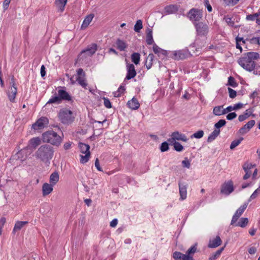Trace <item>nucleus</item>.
<instances>
[{
  "instance_id": "ea45409f",
  "label": "nucleus",
  "mask_w": 260,
  "mask_h": 260,
  "mask_svg": "<svg viewBox=\"0 0 260 260\" xmlns=\"http://www.w3.org/2000/svg\"><path fill=\"white\" fill-rule=\"evenodd\" d=\"M143 27V23L141 20H138L137 21L136 23L134 26V30L136 32H139L140 30Z\"/></svg>"
},
{
  "instance_id": "f257e3e1",
  "label": "nucleus",
  "mask_w": 260,
  "mask_h": 260,
  "mask_svg": "<svg viewBox=\"0 0 260 260\" xmlns=\"http://www.w3.org/2000/svg\"><path fill=\"white\" fill-rule=\"evenodd\" d=\"M54 153V149L52 146L44 144L41 145L35 152V156L37 159L48 166L53 158Z\"/></svg>"
},
{
  "instance_id": "de8ad7c7",
  "label": "nucleus",
  "mask_w": 260,
  "mask_h": 260,
  "mask_svg": "<svg viewBox=\"0 0 260 260\" xmlns=\"http://www.w3.org/2000/svg\"><path fill=\"white\" fill-rule=\"evenodd\" d=\"M169 144L167 142H162L160 145V149L161 152H165L169 150Z\"/></svg>"
},
{
  "instance_id": "b1692460",
  "label": "nucleus",
  "mask_w": 260,
  "mask_h": 260,
  "mask_svg": "<svg viewBox=\"0 0 260 260\" xmlns=\"http://www.w3.org/2000/svg\"><path fill=\"white\" fill-rule=\"evenodd\" d=\"M17 93V88H9L8 92V96L9 100L11 102H14Z\"/></svg>"
},
{
  "instance_id": "9d476101",
  "label": "nucleus",
  "mask_w": 260,
  "mask_h": 260,
  "mask_svg": "<svg viewBox=\"0 0 260 260\" xmlns=\"http://www.w3.org/2000/svg\"><path fill=\"white\" fill-rule=\"evenodd\" d=\"M79 147L81 153L85 154L84 156L81 155L80 161L82 164H85L89 160L90 156L89 151L90 146L89 145L80 142Z\"/></svg>"
},
{
  "instance_id": "aec40b11",
  "label": "nucleus",
  "mask_w": 260,
  "mask_h": 260,
  "mask_svg": "<svg viewBox=\"0 0 260 260\" xmlns=\"http://www.w3.org/2000/svg\"><path fill=\"white\" fill-rule=\"evenodd\" d=\"M41 143V140L39 137H34L28 141L27 147L29 149H36Z\"/></svg>"
},
{
  "instance_id": "a211bd4d",
  "label": "nucleus",
  "mask_w": 260,
  "mask_h": 260,
  "mask_svg": "<svg viewBox=\"0 0 260 260\" xmlns=\"http://www.w3.org/2000/svg\"><path fill=\"white\" fill-rule=\"evenodd\" d=\"M254 120H251L243 125L239 130V133L242 135L247 133L255 124Z\"/></svg>"
},
{
  "instance_id": "e2e57ef3",
  "label": "nucleus",
  "mask_w": 260,
  "mask_h": 260,
  "mask_svg": "<svg viewBox=\"0 0 260 260\" xmlns=\"http://www.w3.org/2000/svg\"><path fill=\"white\" fill-rule=\"evenodd\" d=\"M95 167L97 170L99 171H102V169L100 166V162L99 159L97 158L95 161Z\"/></svg>"
},
{
  "instance_id": "dca6fc26",
  "label": "nucleus",
  "mask_w": 260,
  "mask_h": 260,
  "mask_svg": "<svg viewBox=\"0 0 260 260\" xmlns=\"http://www.w3.org/2000/svg\"><path fill=\"white\" fill-rule=\"evenodd\" d=\"M127 74L125 79L130 80L134 78L137 74L135 66L133 64H127L126 66Z\"/></svg>"
},
{
  "instance_id": "680f3d73",
  "label": "nucleus",
  "mask_w": 260,
  "mask_h": 260,
  "mask_svg": "<svg viewBox=\"0 0 260 260\" xmlns=\"http://www.w3.org/2000/svg\"><path fill=\"white\" fill-rule=\"evenodd\" d=\"M246 19L248 21H254L256 20V18L254 14H249L246 16Z\"/></svg>"
},
{
  "instance_id": "6ab92c4d",
  "label": "nucleus",
  "mask_w": 260,
  "mask_h": 260,
  "mask_svg": "<svg viewBox=\"0 0 260 260\" xmlns=\"http://www.w3.org/2000/svg\"><path fill=\"white\" fill-rule=\"evenodd\" d=\"M153 51L158 57L164 58L167 56V51L159 47L155 43L153 44Z\"/></svg>"
},
{
  "instance_id": "e433bc0d",
  "label": "nucleus",
  "mask_w": 260,
  "mask_h": 260,
  "mask_svg": "<svg viewBox=\"0 0 260 260\" xmlns=\"http://www.w3.org/2000/svg\"><path fill=\"white\" fill-rule=\"evenodd\" d=\"M224 249V247H222L219 249L217 250L214 253H213L211 256H210L209 258V260H215L217 258H218L221 252Z\"/></svg>"
},
{
  "instance_id": "338daca9",
  "label": "nucleus",
  "mask_w": 260,
  "mask_h": 260,
  "mask_svg": "<svg viewBox=\"0 0 260 260\" xmlns=\"http://www.w3.org/2000/svg\"><path fill=\"white\" fill-rule=\"evenodd\" d=\"M233 110V107L232 106H228L226 108L223 110L224 114H225L226 113L230 112Z\"/></svg>"
},
{
  "instance_id": "774afa93",
  "label": "nucleus",
  "mask_w": 260,
  "mask_h": 260,
  "mask_svg": "<svg viewBox=\"0 0 260 260\" xmlns=\"http://www.w3.org/2000/svg\"><path fill=\"white\" fill-rule=\"evenodd\" d=\"M41 75L42 77H44L46 75L45 67L44 65H42L41 68Z\"/></svg>"
},
{
  "instance_id": "9b49d317",
  "label": "nucleus",
  "mask_w": 260,
  "mask_h": 260,
  "mask_svg": "<svg viewBox=\"0 0 260 260\" xmlns=\"http://www.w3.org/2000/svg\"><path fill=\"white\" fill-rule=\"evenodd\" d=\"M49 120L47 118L45 117H41L32 125L31 127L35 131L41 130L47 126Z\"/></svg>"
},
{
  "instance_id": "37998d69",
  "label": "nucleus",
  "mask_w": 260,
  "mask_h": 260,
  "mask_svg": "<svg viewBox=\"0 0 260 260\" xmlns=\"http://www.w3.org/2000/svg\"><path fill=\"white\" fill-rule=\"evenodd\" d=\"M226 124V121L224 119H220L214 125L215 129H219V128Z\"/></svg>"
},
{
  "instance_id": "a18cd8bd",
  "label": "nucleus",
  "mask_w": 260,
  "mask_h": 260,
  "mask_svg": "<svg viewBox=\"0 0 260 260\" xmlns=\"http://www.w3.org/2000/svg\"><path fill=\"white\" fill-rule=\"evenodd\" d=\"M260 194V187H259L258 188H257L253 192V193L251 195V196L250 197L249 199H248V202H250L252 200H253L254 199H255L257 196V194Z\"/></svg>"
},
{
  "instance_id": "ddd939ff",
  "label": "nucleus",
  "mask_w": 260,
  "mask_h": 260,
  "mask_svg": "<svg viewBox=\"0 0 260 260\" xmlns=\"http://www.w3.org/2000/svg\"><path fill=\"white\" fill-rule=\"evenodd\" d=\"M171 136V138L168 140V141L171 143L176 141V140L187 142L188 140L184 134H181L178 131H175L172 133Z\"/></svg>"
},
{
  "instance_id": "72a5a7b5",
  "label": "nucleus",
  "mask_w": 260,
  "mask_h": 260,
  "mask_svg": "<svg viewBox=\"0 0 260 260\" xmlns=\"http://www.w3.org/2000/svg\"><path fill=\"white\" fill-rule=\"evenodd\" d=\"M116 44L117 45V48L120 51H124L125 48H127V45L126 43L123 41H122L120 39H117L116 42Z\"/></svg>"
},
{
  "instance_id": "4be33fe9",
  "label": "nucleus",
  "mask_w": 260,
  "mask_h": 260,
  "mask_svg": "<svg viewBox=\"0 0 260 260\" xmlns=\"http://www.w3.org/2000/svg\"><path fill=\"white\" fill-rule=\"evenodd\" d=\"M53 185L51 183H45L42 186V194L43 196H46L53 191Z\"/></svg>"
},
{
  "instance_id": "cd10ccee",
  "label": "nucleus",
  "mask_w": 260,
  "mask_h": 260,
  "mask_svg": "<svg viewBox=\"0 0 260 260\" xmlns=\"http://www.w3.org/2000/svg\"><path fill=\"white\" fill-rule=\"evenodd\" d=\"M67 3V0H55V4L58 10L62 12L64 10L65 6Z\"/></svg>"
},
{
  "instance_id": "09e8293b",
  "label": "nucleus",
  "mask_w": 260,
  "mask_h": 260,
  "mask_svg": "<svg viewBox=\"0 0 260 260\" xmlns=\"http://www.w3.org/2000/svg\"><path fill=\"white\" fill-rule=\"evenodd\" d=\"M240 0H224V2L227 6H233L236 5Z\"/></svg>"
},
{
  "instance_id": "2f4dec72",
  "label": "nucleus",
  "mask_w": 260,
  "mask_h": 260,
  "mask_svg": "<svg viewBox=\"0 0 260 260\" xmlns=\"http://www.w3.org/2000/svg\"><path fill=\"white\" fill-rule=\"evenodd\" d=\"M220 132V129H215L213 132L208 136L207 141L208 142H211L214 140L219 135Z\"/></svg>"
},
{
  "instance_id": "c03bdc74",
  "label": "nucleus",
  "mask_w": 260,
  "mask_h": 260,
  "mask_svg": "<svg viewBox=\"0 0 260 260\" xmlns=\"http://www.w3.org/2000/svg\"><path fill=\"white\" fill-rule=\"evenodd\" d=\"M228 84L233 87H236L238 86V83L236 82L235 78L232 76L228 78Z\"/></svg>"
},
{
  "instance_id": "c9c22d12",
  "label": "nucleus",
  "mask_w": 260,
  "mask_h": 260,
  "mask_svg": "<svg viewBox=\"0 0 260 260\" xmlns=\"http://www.w3.org/2000/svg\"><path fill=\"white\" fill-rule=\"evenodd\" d=\"M248 223V219L246 217L240 218L239 221L235 224V226L245 228Z\"/></svg>"
},
{
  "instance_id": "f704fd0d",
  "label": "nucleus",
  "mask_w": 260,
  "mask_h": 260,
  "mask_svg": "<svg viewBox=\"0 0 260 260\" xmlns=\"http://www.w3.org/2000/svg\"><path fill=\"white\" fill-rule=\"evenodd\" d=\"M223 106H216L213 108V113L215 115L220 116L223 115Z\"/></svg>"
},
{
  "instance_id": "0eeeda50",
  "label": "nucleus",
  "mask_w": 260,
  "mask_h": 260,
  "mask_svg": "<svg viewBox=\"0 0 260 260\" xmlns=\"http://www.w3.org/2000/svg\"><path fill=\"white\" fill-rule=\"evenodd\" d=\"M187 17L193 23L199 22L203 17V10L197 8H192L187 14Z\"/></svg>"
},
{
  "instance_id": "393cba45",
  "label": "nucleus",
  "mask_w": 260,
  "mask_h": 260,
  "mask_svg": "<svg viewBox=\"0 0 260 260\" xmlns=\"http://www.w3.org/2000/svg\"><path fill=\"white\" fill-rule=\"evenodd\" d=\"M127 105L129 108L133 110H137L140 107V104L135 98H133L131 101H129Z\"/></svg>"
},
{
  "instance_id": "052dcab7",
  "label": "nucleus",
  "mask_w": 260,
  "mask_h": 260,
  "mask_svg": "<svg viewBox=\"0 0 260 260\" xmlns=\"http://www.w3.org/2000/svg\"><path fill=\"white\" fill-rule=\"evenodd\" d=\"M254 166V165H252L251 164L245 163L243 166V169L246 168L248 170H251Z\"/></svg>"
},
{
  "instance_id": "39448f33",
  "label": "nucleus",
  "mask_w": 260,
  "mask_h": 260,
  "mask_svg": "<svg viewBox=\"0 0 260 260\" xmlns=\"http://www.w3.org/2000/svg\"><path fill=\"white\" fill-rule=\"evenodd\" d=\"M42 140L44 143H50L55 146H59L62 140L61 137L53 131L44 133L42 136Z\"/></svg>"
},
{
  "instance_id": "423d86ee",
  "label": "nucleus",
  "mask_w": 260,
  "mask_h": 260,
  "mask_svg": "<svg viewBox=\"0 0 260 260\" xmlns=\"http://www.w3.org/2000/svg\"><path fill=\"white\" fill-rule=\"evenodd\" d=\"M58 116L59 120L64 124H70L75 120V115L73 112L67 108L61 109Z\"/></svg>"
},
{
  "instance_id": "58836bf2",
  "label": "nucleus",
  "mask_w": 260,
  "mask_h": 260,
  "mask_svg": "<svg viewBox=\"0 0 260 260\" xmlns=\"http://www.w3.org/2000/svg\"><path fill=\"white\" fill-rule=\"evenodd\" d=\"M243 140V138L240 137L238 139L234 140V141H233L230 145V149H233L234 148H235L236 147H237L240 144V143Z\"/></svg>"
},
{
  "instance_id": "bb28decb",
  "label": "nucleus",
  "mask_w": 260,
  "mask_h": 260,
  "mask_svg": "<svg viewBox=\"0 0 260 260\" xmlns=\"http://www.w3.org/2000/svg\"><path fill=\"white\" fill-rule=\"evenodd\" d=\"M59 176L58 173L56 171L52 173L49 177V183L55 185L59 181Z\"/></svg>"
},
{
  "instance_id": "6e6d98bb",
  "label": "nucleus",
  "mask_w": 260,
  "mask_h": 260,
  "mask_svg": "<svg viewBox=\"0 0 260 260\" xmlns=\"http://www.w3.org/2000/svg\"><path fill=\"white\" fill-rule=\"evenodd\" d=\"M205 6L207 8L208 12H211L212 11V8L211 5L209 3V2L208 0H205L204 2Z\"/></svg>"
},
{
  "instance_id": "79ce46f5",
  "label": "nucleus",
  "mask_w": 260,
  "mask_h": 260,
  "mask_svg": "<svg viewBox=\"0 0 260 260\" xmlns=\"http://www.w3.org/2000/svg\"><path fill=\"white\" fill-rule=\"evenodd\" d=\"M204 132L202 130L198 131V132L194 133L193 135L191 136V138H195L197 139H200L202 138L204 136Z\"/></svg>"
},
{
  "instance_id": "412c9836",
  "label": "nucleus",
  "mask_w": 260,
  "mask_h": 260,
  "mask_svg": "<svg viewBox=\"0 0 260 260\" xmlns=\"http://www.w3.org/2000/svg\"><path fill=\"white\" fill-rule=\"evenodd\" d=\"M222 241L219 236H217L215 238L209 240L208 247L209 248H216L221 244Z\"/></svg>"
},
{
  "instance_id": "4468645a",
  "label": "nucleus",
  "mask_w": 260,
  "mask_h": 260,
  "mask_svg": "<svg viewBox=\"0 0 260 260\" xmlns=\"http://www.w3.org/2000/svg\"><path fill=\"white\" fill-rule=\"evenodd\" d=\"M248 205V202L245 203L243 205L241 206L236 211L234 215H233L231 224L234 225L238 220V218L240 217V216L243 214L245 210L247 207Z\"/></svg>"
},
{
  "instance_id": "bf43d9fd",
  "label": "nucleus",
  "mask_w": 260,
  "mask_h": 260,
  "mask_svg": "<svg viewBox=\"0 0 260 260\" xmlns=\"http://www.w3.org/2000/svg\"><path fill=\"white\" fill-rule=\"evenodd\" d=\"M83 88L86 89H87V87L88 85L87 83L86 82V79H84V80H82L80 82L78 83Z\"/></svg>"
},
{
  "instance_id": "f3484780",
  "label": "nucleus",
  "mask_w": 260,
  "mask_h": 260,
  "mask_svg": "<svg viewBox=\"0 0 260 260\" xmlns=\"http://www.w3.org/2000/svg\"><path fill=\"white\" fill-rule=\"evenodd\" d=\"M179 190L180 196V199L181 200H185L187 197V184L185 183H181L179 182Z\"/></svg>"
},
{
  "instance_id": "7ed1b4c3",
  "label": "nucleus",
  "mask_w": 260,
  "mask_h": 260,
  "mask_svg": "<svg viewBox=\"0 0 260 260\" xmlns=\"http://www.w3.org/2000/svg\"><path fill=\"white\" fill-rule=\"evenodd\" d=\"M59 88L60 89L57 90V94L55 93L47 102V104H59L61 103L62 101H72V96L67 91L63 89V88H65V87H59Z\"/></svg>"
},
{
  "instance_id": "1a4fd4ad",
  "label": "nucleus",
  "mask_w": 260,
  "mask_h": 260,
  "mask_svg": "<svg viewBox=\"0 0 260 260\" xmlns=\"http://www.w3.org/2000/svg\"><path fill=\"white\" fill-rule=\"evenodd\" d=\"M96 50L97 45L94 43L91 44L88 46L86 49L83 50L81 52L78 57L79 60H83L88 57H91L95 53Z\"/></svg>"
},
{
  "instance_id": "a19ab883",
  "label": "nucleus",
  "mask_w": 260,
  "mask_h": 260,
  "mask_svg": "<svg viewBox=\"0 0 260 260\" xmlns=\"http://www.w3.org/2000/svg\"><path fill=\"white\" fill-rule=\"evenodd\" d=\"M173 143L174 149L178 152H181L183 149V146L179 142L175 141Z\"/></svg>"
},
{
  "instance_id": "7c9ffc66",
  "label": "nucleus",
  "mask_w": 260,
  "mask_h": 260,
  "mask_svg": "<svg viewBox=\"0 0 260 260\" xmlns=\"http://www.w3.org/2000/svg\"><path fill=\"white\" fill-rule=\"evenodd\" d=\"M77 77L76 81L79 83L82 80L85 79V73L81 68H79L77 70Z\"/></svg>"
},
{
  "instance_id": "c756f323",
  "label": "nucleus",
  "mask_w": 260,
  "mask_h": 260,
  "mask_svg": "<svg viewBox=\"0 0 260 260\" xmlns=\"http://www.w3.org/2000/svg\"><path fill=\"white\" fill-rule=\"evenodd\" d=\"M28 221H17L14 226L13 233H15L16 231L20 230L24 225L28 224Z\"/></svg>"
},
{
  "instance_id": "20e7f679",
  "label": "nucleus",
  "mask_w": 260,
  "mask_h": 260,
  "mask_svg": "<svg viewBox=\"0 0 260 260\" xmlns=\"http://www.w3.org/2000/svg\"><path fill=\"white\" fill-rule=\"evenodd\" d=\"M197 243H195L186 251L185 254L179 251H175L172 254V257L175 260H194L193 255L197 250Z\"/></svg>"
},
{
  "instance_id": "f03ea898",
  "label": "nucleus",
  "mask_w": 260,
  "mask_h": 260,
  "mask_svg": "<svg viewBox=\"0 0 260 260\" xmlns=\"http://www.w3.org/2000/svg\"><path fill=\"white\" fill-rule=\"evenodd\" d=\"M259 54L257 52H248L243 54L238 62L239 65L247 71L251 72L255 67V60L258 59Z\"/></svg>"
},
{
  "instance_id": "4c0bfd02",
  "label": "nucleus",
  "mask_w": 260,
  "mask_h": 260,
  "mask_svg": "<svg viewBox=\"0 0 260 260\" xmlns=\"http://www.w3.org/2000/svg\"><path fill=\"white\" fill-rule=\"evenodd\" d=\"M132 61L135 64L139 63L140 60V54L139 53H133L131 56Z\"/></svg>"
},
{
  "instance_id": "8fccbe9b",
  "label": "nucleus",
  "mask_w": 260,
  "mask_h": 260,
  "mask_svg": "<svg viewBox=\"0 0 260 260\" xmlns=\"http://www.w3.org/2000/svg\"><path fill=\"white\" fill-rule=\"evenodd\" d=\"M182 165L183 167L189 169L190 166V162L187 157H185L182 161Z\"/></svg>"
},
{
  "instance_id": "49530a36",
  "label": "nucleus",
  "mask_w": 260,
  "mask_h": 260,
  "mask_svg": "<svg viewBox=\"0 0 260 260\" xmlns=\"http://www.w3.org/2000/svg\"><path fill=\"white\" fill-rule=\"evenodd\" d=\"M223 19L225 21V22L228 23V24L232 27L234 26V21L232 20V18L230 17L228 15L224 16Z\"/></svg>"
},
{
  "instance_id": "5701e85b",
  "label": "nucleus",
  "mask_w": 260,
  "mask_h": 260,
  "mask_svg": "<svg viewBox=\"0 0 260 260\" xmlns=\"http://www.w3.org/2000/svg\"><path fill=\"white\" fill-rule=\"evenodd\" d=\"M178 11V7L175 5H170L167 6L165 8V13L166 14H172L176 13Z\"/></svg>"
},
{
  "instance_id": "2eb2a0df",
  "label": "nucleus",
  "mask_w": 260,
  "mask_h": 260,
  "mask_svg": "<svg viewBox=\"0 0 260 260\" xmlns=\"http://www.w3.org/2000/svg\"><path fill=\"white\" fill-rule=\"evenodd\" d=\"M173 55V58L175 59H184L187 57L189 52L186 50H181L174 51Z\"/></svg>"
},
{
  "instance_id": "603ef678",
  "label": "nucleus",
  "mask_w": 260,
  "mask_h": 260,
  "mask_svg": "<svg viewBox=\"0 0 260 260\" xmlns=\"http://www.w3.org/2000/svg\"><path fill=\"white\" fill-rule=\"evenodd\" d=\"M104 105L107 108H111L112 107L111 104L109 100L107 98H103Z\"/></svg>"
},
{
  "instance_id": "69168bd1",
  "label": "nucleus",
  "mask_w": 260,
  "mask_h": 260,
  "mask_svg": "<svg viewBox=\"0 0 260 260\" xmlns=\"http://www.w3.org/2000/svg\"><path fill=\"white\" fill-rule=\"evenodd\" d=\"M248 252L250 254H254L256 252V249L254 247H251L248 249Z\"/></svg>"
},
{
  "instance_id": "6e6552de",
  "label": "nucleus",
  "mask_w": 260,
  "mask_h": 260,
  "mask_svg": "<svg viewBox=\"0 0 260 260\" xmlns=\"http://www.w3.org/2000/svg\"><path fill=\"white\" fill-rule=\"evenodd\" d=\"M197 35L199 37H206L208 35L209 28L207 24L203 22H194Z\"/></svg>"
},
{
  "instance_id": "0e129e2a",
  "label": "nucleus",
  "mask_w": 260,
  "mask_h": 260,
  "mask_svg": "<svg viewBox=\"0 0 260 260\" xmlns=\"http://www.w3.org/2000/svg\"><path fill=\"white\" fill-rule=\"evenodd\" d=\"M117 223L118 220L117 219L115 218L110 222V225L112 228H114L117 225Z\"/></svg>"
},
{
  "instance_id": "a878e982",
  "label": "nucleus",
  "mask_w": 260,
  "mask_h": 260,
  "mask_svg": "<svg viewBox=\"0 0 260 260\" xmlns=\"http://www.w3.org/2000/svg\"><path fill=\"white\" fill-rule=\"evenodd\" d=\"M94 17V14H90L87 16H86L83 21V23L81 25V29H85L91 22L92 19Z\"/></svg>"
},
{
  "instance_id": "c85d7f7f",
  "label": "nucleus",
  "mask_w": 260,
  "mask_h": 260,
  "mask_svg": "<svg viewBox=\"0 0 260 260\" xmlns=\"http://www.w3.org/2000/svg\"><path fill=\"white\" fill-rule=\"evenodd\" d=\"M146 41L148 45H152L154 43L153 39L152 37V29L150 28H148L146 30Z\"/></svg>"
},
{
  "instance_id": "3c124183",
  "label": "nucleus",
  "mask_w": 260,
  "mask_h": 260,
  "mask_svg": "<svg viewBox=\"0 0 260 260\" xmlns=\"http://www.w3.org/2000/svg\"><path fill=\"white\" fill-rule=\"evenodd\" d=\"M228 91L229 93V96L231 98L234 99L236 96L237 92L235 90L229 87Z\"/></svg>"
},
{
  "instance_id": "f8f14e48",
  "label": "nucleus",
  "mask_w": 260,
  "mask_h": 260,
  "mask_svg": "<svg viewBox=\"0 0 260 260\" xmlns=\"http://www.w3.org/2000/svg\"><path fill=\"white\" fill-rule=\"evenodd\" d=\"M234 184L232 180H229L225 182L221 187L220 192L221 193L229 195L234 191Z\"/></svg>"
},
{
  "instance_id": "5fc2aeb1",
  "label": "nucleus",
  "mask_w": 260,
  "mask_h": 260,
  "mask_svg": "<svg viewBox=\"0 0 260 260\" xmlns=\"http://www.w3.org/2000/svg\"><path fill=\"white\" fill-rule=\"evenodd\" d=\"M250 42L253 44H256L259 45L260 44V38L259 37H253L250 40Z\"/></svg>"
},
{
  "instance_id": "473e14b6",
  "label": "nucleus",
  "mask_w": 260,
  "mask_h": 260,
  "mask_svg": "<svg viewBox=\"0 0 260 260\" xmlns=\"http://www.w3.org/2000/svg\"><path fill=\"white\" fill-rule=\"evenodd\" d=\"M154 58V55L152 53H150L147 56L145 62V64L147 69H150L151 68Z\"/></svg>"
},
{
  "instance_id": "4d7b16f0",
  "label": "nucleus",
  "mask_w": 260,
  "mask_h": 260,
  "mask_svg": "<svg viewBox=\"0 0 260 260\" xmlns=\"http://www.w3.org/2000/svg\"><path fill=\"white\" fill-rule=\"evenodd\" d=\"M243 104L241 103H237L235 104L234 106H232L233 110H236L238 109H240L243 107Z\"/></svg>"
},
{
  "instance_id": "864d4df0",
  "label": "nucleus",
  "mask_w": 260,
  "mask_h": 260,
  "mask_svg": "<svg viewBox=\"0 0 260 260\" xmlns=\"http://www.w3.org/2000/svg\"><path fill=\"white\" fill-rule=\"evenodd\" d=\"M237 117V114L235 112H232L226 115V118L229 120H233Z\"/></svg>"
},
{
  "instance_id": "13d9d810",
  "label": "nucleus",
  "mask_w": 260,
  "mask_h": 260,
  "mask_svg": "<svg viewBox=\"0 0 260 260\" xmlns=\"http://www.w3.org/2000/svg\"><path fill=\"white\" fill-rule=\"evenodd\" d=\"M11 0H5L3 3V8L4 10H6L8 9L9 4Z\"/></svg>"
}]
</instances>
